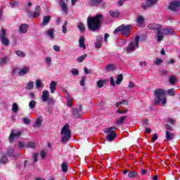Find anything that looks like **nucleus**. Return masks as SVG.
Returning <instances> with one entry per match:
<instances>
[{
    "label": "nucleus",
    "instance_id": "1",
    "mask_svg": "<svg viewBox=\"0 0 180 180\" xmlns=\"http://www.w3.org/2000/svg\"><path fill=\"white\" fill-rule=\"evenodd\" d=\"M102 19H103V15L102 14H96L94 17L89 16L87 18L89 30H91V32L99 30L101 26H102Z\"/></svg>",
    "mask_w": 180,
    "mask_h": 180
},
{
    "label": "nucleus",
    "instance_id": "2",
    "mask_svg": "<svg viewBox=\"0 0 180 180\" xmlns=\"http://www.w3.org/2000/svg\"><path fill=\"white\" fill-rule=\"evenodd\" d=\"M151 26H153V25H149L148 27H150V29H153L154 30H157L156 34H157V41H162V39H164V35L165 36H169L171 34H173L174 33V30L169 28V29H163L161 30V27H162V26H160V27H152Z\"/></svg>",
    "mask_w": 180,
    "mask_h": 180
},
{
    "label": "nucleus",
    "instance_id": "3",
    "mask_svg": "<svg viewBox=\"0 0 180 180\" xmlns=\"http://www.w3.org/2000/svg\"><path fill=\"white\" fill-rule=\"evenodd\" d=\"M131 30H133V27L131 25H122L117 27L113 32L114 34H117V33H120L125 36V37H129L131 33Z\"/></svg>",
    "mask_w": 180,
    "mask_h": 180
},
{
    "label": "nucleus",
    "instance_id": "4",
    "mask_svg": "<svg viewBox=\"0 0 180 180\" xmlns=\"http://www.w3.org/2000/svg\"><path fill=\"white\" fill-rule=\"evenodd\" d=\"M60 134L62 136L61 143L65 144V143H68L70 141V139H71V129H70V124H65L61 131Z\"/></svg>",
    "mask_w": 180,
    "mask_h": 180
},
{
    "label": "nucleus",
    "instance_id": "5",
    "mask_svg": "<svg viewBox=\"0 0 180 180\" xmlns=\"http://www.w3.org/2000/svg\"><path fill=\"white\" fill-rule=\"evenodd\" d=\"M155 97V102L154 105L157 106V105H160V102L162 101V98H164L167 95V91L162 89H157L154 91Z\"/></svg>",
    "mask_w": 180,
    "mask_h": 180
},
{
    "label": "nucleus",
    "instance_id": "6",
    "mask_svg": "<svg viewBox=\"0 0 180 180\" xmlns=\"http://www.w3.org/2000/svg\"><path fill=\"white\" fill-rule=\"evenodd\" d=\"M116 129V127H111L108 128H105L104 130V133L108 134L106 136L107 141H113L115 139H116V136L117 134H116V131H115Z\"/></svg>",
    "mask_w": 180,
    "mask_h": 180
},
{
    "label": "nucleus",
    "instance_id": "7",
    "mask_svg": "<svg viewBox=\"0 0 180 180\" xmlns=\"http://www.w3.org/2000/svg\"><path fill=\"white\" fill-rule=\"evenodd\" d=\"M139 40H140V37L136 36L135 37V41L131 42L127 47V53H131V51H134L136 49H139Z\"/></svg>",
    "mask_w": 180,
    "mask_h": 180
},
{
    "label": "nucleus",
    "instance_id": "8",
    "mask_svg": "<svg viewBox=\"0 0 180 180\" xmlns=\"http://www.w3.org/2000/svg\"><path fill=\"white\" fill-rule=\"evenodd\" d=\"M1 41L3 46L8 47L10 44L9 39L6 37V30L2 28L0 31Z\"/></svg>",
    "mask_w": 180,
    "mask_h": 180
},
{
    "label": "nucleus",
    "instance_id": "9",
    "mask_svg": "<svg viewBox=\"0 0 180 180\" xmlns=\"http://www.w3.org/2000/svg\"><path fill=\"white\" fill-rule=\"evenodd\" d=\"M22 136V131H17L15 129L11 130L8 140L10 143H15V137H20Z\"/></svg>",
    "mask_w": 180,
    "mask_h": 180
},
{
    "label": "nucleus",
    "instance_id": "10",
    "mask_svg": "<svg viewBox=\"0 0 180 180\" xmlns=\"http://www.w3.org/2000/svg\"><path fill=\"white\" fill-rule=\"evenodd\" d=\"M157 2H158V0H146L145 4H141V8H143L144 11H147V8L154 6Z\"/></svg>",
    "mask_w": 180,
    "mask_h": 180
},
{
    "label": "nucleus",
    "instance_id": "11",
    "mask_svg": "<svg viewBox=\"0 0 180 180\" xmlns=\"http://www.w3.org/2000/svg\"><path fill=\"white\" fill-rule=\"evenodd\" d=\"M180 8V1H173L169 3L168 8L173 12H176Z\"/></svg>",
    "mask_w": 180,
    "mask_h": 180
},
{
    "label": "nucleus",
    "instance_id": "12",
    "mask_svg": "<svg viewBox=\"0 0 180 180\" xmlns=\"http://www.w3.org/2000/svg\"><path fill=\"white\" fill-rule=\"evenodd\" d=\"M40 11H41V8L40 6H36L35 11L34 13H30V16L31 18H39L40 16Z\"/></svg>",
    "mask_w": 180,
    "mask_h": 180
},
{
    "label": "nucleus",
    "instance_id": "13",
    "mask_svg": "<svg viewBox=\"0 0 180 180\" xmlns=\"http://www.w3.org/2000/svg\"><path fill=\"white\" fill-rule=\"evenodd\" d=\"M79 46L81 49H83V50L86 49V45H85V37H84L83 35L80 36L79 39Z\"/></svg>",
    "mask_w": 180,
    "mask_h": 180
},
{
    "label": "nucleus",
    "instance_id": "14",
    "mask_svg": "<svg viewBox=\"0 0 180 180\" xmlns=\"http://www.w3.org/2000/svg\"><path fill=\"white\" fill-rule=\"evenodd\" d=\"M50 20H51V16L46 15L43 18L42 22L41 23V26H47L50 23Z\"/></svg>",
    "mask_w": 180,
    "mask_h": 180
},
{
    "label": "nucleus",
    "instance_id": "15",
    "mask_svg": "<svg viewBox=\"0 0 180 180\" xmlns=\"http://www.w3.org/2000/svg\"><path fill=\"white\" fill-rule=\"evenodd\" d=\"M6 155L9 158H15L16 155H15V149L13 148H7Z\"/></svg>",
    "mask_w": 180,
    "mask_h": 180
},
{
    "label": "nucleus",
    "instance_id": "16",
    "mask_svg": "<svg viewBox=\"0 0 180 180\" xmlns=\"http://www.w3.org/2000/svg\"><path fill=\"white\" fill-rule=\"evenodd\" d=\"M101 2H103V0H89V5L90 6H98V5H101Z\"/></svg>",
    "mask_w": 180,
    "mask_h": 180
},
{
    "label": "nucleus",
    "instance_id": "17",
    "mask_svg": "<svg viewBox=\"0 0 180 180\" xmlns=\"http://www.w3.org/2000/svg\"><path fill=\"white\" fill-rule=\"evenodd\" d=\"M139 27H144V18L139 15L136 20Z\"/></svg>",
    "mask_w": 180,
    "mask_h": 180
},
{
    "label": "nucleus",
    "instance_id": "18",
    "mask_svg": "<svg viewBox=\"0 0 180 180\" xmlns=\"http://www.w3.org/2000/svg\"><path fill=\"white\" fill-rule=\"evenodd\" d=\"M50 98V92L47 90H44L42 92V101L43 102H47V99Z\"/></svg>",
    "mask_w": 180,
    "mask_h": 180
},
{
    "label": "nucleus",
    "instance_id": "19",
    "mask_svg": "<svg viewBox=\"0 0 180 180\" xmlns=\"http://www.w3.org/2000/svg\"><path fill=\"white\" fill-rule=\"evenodd\" d=\"M72 115L76 119H79L81 117V111L78 108H73Z\"/></svg>",
    "mask_w": 180,
    "mask_h": 180
},
{
    "label": "nucleus",
    "instance_id": "20",
    "mask_svg": "<svg viewBox=\"0 0 180 180\" xmlns=\"http://www.w3.org/2000/svg\"><path fill=\"white\" fill-rule=\"evenodd\" d=\"M29 29V25L27 24H21L19 28L20 33H26Z\"/></svg>",
    "mask_w": 180,
    "mask_h": 180
},
{
    "label": "nucleus",
    "instance_id": "21",
    "mask_svg": "<svg viewBox=\"0 0 180 180\" xmlns=\"http://www.w3.org/2000/svg\"><path fill=\"white\" fill-rule=\"evenodd\" d=\"M49 88L51 89V94H54L56 89H57V82L52 81L49 85Z\"/></svg>",
    "mask_w": 180,
    "mask_h": 180
},
{
    "label": "nucleus",
    "instance_id": "22",
    "mask_svg": "<svg viewBox=\"0 0 180 180\" xmlns=\"http://www.w3.org/2000/svg\"><path fill=\"white\" fill-rule=\"evenodd\" d=\"M174 137H175V134H174V133L166 131V140H167V141H171V140H174Z\"/></svg>",
    "mask_w": 180,
    "mask_h": 180
},
{
    "label": "nucleus",
    "instance_id": "23",
    "mask_svg": "<svg viewBox=\"0 0 180 180\" xmlns=\"http://www.w3.org/2000/svg\"><path fill=\"white\" fill-rule=\"evenodd\" d=\"M126 119H127V115L122 116L115 121V124H123Z\"/></svg>",
    "mask_w": 180,
    "mask_h": 180
},
{
    "label": "nucleus",
    "instance_id": "24",
    "mask_svg": "<svg viewBox=\"0 0 180 180\" xmlns=\"http://www.w3.org/2000/svg\"><path fill=\"white\" fill-rule=\"evenodd\" d=\"M41 123H43V117H39L34 124V127H40V126H41Z\"/></svg>",
    "mask_w": 180,
    "mask_h": 180
},
{
    "label": "nucleus",
    "instance_id": "25",
    "mask_svg": "<svg viewBox=\"0 0 180 180\" xmlns=\"http://www.w3.org/2000/svg\"><path fill=\"white\" fill-rule=\"evenodd\" d=\"M27 72H29V68L25 66L21 70H20V72H18V75L22 77V75H25Z\"/></svg>",
    "mask_w": 180,
    "mask_h": 180
},
{
    "label": "nucleus",
    "instance_id": "26",
    "mask_svg": "<svg viewBox=\"0 0 180 180\" xmlns=\"http://www.w3.org/2000/svg\"><path fill=\"white\" fill-rule=\"evenodd\" d=\"M9 161V159L8 158V156L6 155H3L0 158V164H6Z\"/></svg>",
    "mask_w": 180,
    "mask_h": 180
},
{
    "label": "nucleus",
    "instance_id": "27",
    "mask_svg": "<svg viewBox=\"0 0 180 180\" xmlns=\"http://www.w3.org/2000/svg\"><path fill=\"white\" fill-rule=\"evenodd\" d=\"M109 13L112 18H119V16H120V12L117 10L110 11Z\"/></svg>",
    "mask_w": 180,
    "mask_h": 180
},
{
    "label": "nucleus",
    "instance_id": "28",
    "mask_svg": "<svg viewBox=\"0 0 180 180\" xmlns=\"http://www.w3.org/2000/svg\"><path fill=\"white\" fill-rule=\"evenodd\" d=\"M122 81H123V75L122 74L118 75L117 76V80L115 81V84H117V85H120Z\"/></svg>",
    "mask_w": 180,
    "mask_h": 180
},
{
    "label": "nucleus",
    "instance_id": "29",
    "mask_svg": "<svg viewBox=\"0 0 180 180\" xmlns=\"http://www.w3.org/2000/svg\"><path fill=\"white\" fill-rule=\"evenodd\" d=\"M175 94H176L175 89H169L166 92V95H168V96H175Z\"/></svg>",
    "mask_w": 180,
    "mask_h": 180
},
{
    "label": "nucleus",
    "instance_id": "30",
    "mask_svg": "<svg viewBox=\"0 0 180 180\" xmlns=\"http://www.w3.org/2000/svg\"><path fill=\"white\" fill-rule=\"evenodd\" d=\"M77 27L79 30L81 32V33H85V25H84V23L82 22H79Z\"/></svg>",
    "mask_w": 180,
    "mask_h": 180
},
{
    "label": "nucleus",
    "instance_id": "31",
    "mask_svg": "<svg viewBox=\"0 0 180 180\" xmlns=\"http://www.w3.org/2000/svg\"><path fill=\"white\" fill-rule=\"evenodd\" d=\"M106 85V80L100 79L97 82V86L98 88H103Z\"/></svg>",
    "mask_w": 180,
    "mask_h": 180
},
{
    "label": "nucleus",
    "instance_id": "32",
    "mask_svg": "<svg viewBox=\"0 0 180 180\" xmlns=\"http://www.w3.org/2000/svg\"><path fill=\"white\" fill-rule=\"evenodd\" d=\"M61 168L63 172H68V165H67V162H63L61 165Z\"/></svg>",
    "mask_w": 180,
    "mask_h": 180
},
{
    "label": "nucleus",
    "instance_id": "33",
    "mask_svg": "<svg viewBox=\"0 0 180 180\" xmlns=\"http://www.w3.org/2000/svg\"><path fill=\"white\" fill-rule=\"evenodd\" d=\"M107 71H115L116 70V66L113 64H110L105 67Z\"/></svg>",
    "mask_w": 180,
    "mask_h": 180
},
{
    "label": "nucleus",
    "instance_id": "34",
    "mask_svg": "<svg viewBox=\"0 0 180 180\" xmlns=\"http://www.w3.org/2000/svg\"><path fill=\"white\" fill-rule=\"evenodd\" d=\"M48 105L50 106H54L56 101H54L53 98L49 97L46 101Z\"/></svg>",
    "mask_w": 180,
    "mask_h": 180
},
{
    "label": "nucleus",
    "instance_id": "35",
    "mask_svg": "<svg viewBox=\"0 0 180 180\" xmlns=\"http://www.w3.org/2000/svg\"><path fill=\"white\" fill-rule=\"evenodd\" d=\"M138 174L135 171H131L128 173V177L129 178H136Z\"/></svg>",
    "mask_w": 180,
    "mask_h": 180
},
{
    "label": "nucleus",
    "instance_id": "36",
    "mask_svg": "<svg viewBox=\"0 0 180 180\" xmlns=\"http://www.w3.org/2000/svg\"><path fill=\"white\" fill-rule=\"evenodd\" d=\"M88 57V55L86 53L82 55L81 56L77 58L78 63H82Z\"/></svg>",
    "mask_w": 180,
    "mask_h": 180
},
{
    "label": "nucleus",
    "instance_id": "37",
    "mask_svg": "<svg viewBox=\"0 0 180 180\" xmlns=\"http://www.w3.org/2000/svg\"><path fill=\"white\" fill-rule=\"evenodd\" d=\"M6 63H8V57L0 58V65H5Z\"/></svg>",
    "mask_w": 180,
    "mask_h": 180
},
{
    "label": "nucleus",
    "instance_id": "38",
    "mask_svg": "<svg viewBox=\"0 0 180 180\" xmlns=\"http://www.w3.org/2000/svg\"><path fill=\"white\" fill-rule=\"evenodd\" d=\"M46 34H47V36L50 37V39H54V30H48Z\"/></svg>",
    "mask_w": 180,
    "mask_h": 180
},
{
    "label": "nucleus",
    "instance_id": "39",
    "mask_svg": "<svg viewBox=\"0 0 180 180\" xmlns=\"http://www.w3.org/2000/svg\"><path fill=\"white\" fill-rule=\"evenodd\" d=\"M12 110L14 113H16V112H18V110H19V106L18 105V104L16 103H13Z\"/></svg>",
    "mask_w": 180,
    "mask_h": 180
},
{
    "label": "nucleus",
    "instance_id": "40",
    "mask_svg": "<svg viewBox=\"0 0 180 180\" xmlns=\"http://www.w3.org/2000/svg\"><path fill=\"white\" fill-rule=\"evenodd\" d=\"M36 105H37V102L34 100H32L30 103H29V106L30 109H33L34 108H36Z\"/></svg>",
    "mask_w": 180,
    "mask_h": 180
},
{
    "label": "nucleus",
    "instance_id": "41",
    "mask_svg": "<svg viewBox=\"0 0 180 180\" xmlns=\"http://www.w3.org/2000/svg\"><path fill=\"white\" fill-rule=\"evenodd\" d=\"M27 148H36V144L34 143V142H31L30 141L27 144Z\"/></svg>",
    "mask_w": 180,
    "mask_h": 180
},
{
    "label": "nucleus",
    "instance_id": "42",
    "mask_svg": "<svg viewBox=\"0 0 180 180\" xmlns=\"http://www.w3.org/2000/svg\"><path fill=\"white\" fill-rule=\"evenodd\" d=\"M169 82L172 85H174V84H175V82H176V78H175V77H174V76H170L169 79Z\"/></svg>",
    "mask_w": 180,
    "mask_h": 180
},
{
    "label": "nucleus",
    "instance_id": "43",
    "mask_svg": "<svg viewBox=\"0 0 180 180\" xmlns=\"http://www.w3.org/2000/svg\"><path fill=\"white\" fill-rule=\"evenodd\" d=\"M61 8H62L63 12H67V11H68V7L67 6V4H65V2H63L61 4Z\"/></svg>",
    "mask_w": 180,
    "mask_h": 180
},
{
    "label": "nucleus",
    "instance_id": "44",
    "mask_svg": "<svg viewBox=\"0 0 180 180\" xmlns=\"http://www.w3.org/2000/svg\"><path fill=\"white\" fill-rule=\"evenodd\" d=\"M164 60H162V59L158 58L154 62V64H155V65H161V64H162Z\"/></svg>",
    "mask_w": 180,
    "mask_h": 180
},
{
    "label": "nucleus",
    "instance_id": "45",
    "mask_svg": "<svg viewBox=\"0 0 180 180\" xmlns=\"http://www.w3.org/2000/svg\"><path fill=\"white\" fill-rule=\"evenodd\" d=\"M15 54H17V56H19V57H25V56H26V53L21 51H16Z\"/></svg>",
    "mask_w": 180,
    "mask_h": 180
},
{
    "label": "nucleus",
    "instance_id": "46",
    "mask_svg": "<svg viewBox=\"0 0 180 180\" xmlns=\"http://www.w3.org/2000/svg\"><path fill=\"white\" fill-rule=\"evenodd\" d=\"M22 120L23 123H25V124H30V120L27 117H23L22 118Z\"/></svg>",
    "mask_w": 180,
    "mask_h": 180
},
{
    "label": "nucleus",
    "instance_id": "47",
    "mask_svg": "<svg viewBox=\"0 0 180 180\" xmlns=\"http://www.w3.org/2000/svg\"><path fill=\"white\" fill-rule=\"evenodd\" d=\"M71 72H72V75H76V76L79 75V70H78V69L72 70Z\"/></svg>",
    "mask_w": 180,
    "mask_h": 180
},
{
    "label": "nucleus",
    "instance_id": "48",
    "mask_svg": "<svg viewBox=\"0 0 180 180\" xmlns=\"http://www.w3.org/2000/svg\"><path fill=\"white\" fill-rule=\"evenodd\" d=\"M119 103H121V105H124V106H127L129 105V101L124 99L122 101H120Z\"/></svg>",
    "mask_w": 180,
    "mask_h": 180
},
{
    "label": "nucleus",
    "instance_id": "49",
    "mask_svg": "<svg viewBox=\"0 0 180 180\" xmlns=\"http://www.w3.org/2000/svg\"><path fill=\"white\" fill-rule=\"evenodd\" d=\"M110 84L111 85V86H115L116 84L115 83V79L113 78V77H111L110 78Z\"/></svg>",
    "mask_w": 180,
    "mask_h": 180
},
{
    "label": "nucleus",
    "instance_id": "50",
    "mask_svg": "<svg viewBox=\"0 0 180 180\" xmlns=\"http://www.w3.org/2000/svg\"><path fill=\"white\" fill-rule=\"evenodd\" d=\"M84 71L86 75H88L89 74H92V70H88V68H86V67L84 68Z\"/></svg>",
    "mask_w": 180,
    "mask_h": 180
},
{
    "label": "nucleus",
    "instance_id": "51",
    "mask_svg": "<svg viewBox=\"0 0 180 180\" xmlns=\"http://www.w3.org/2000/svg\"><path fill=\"white\" fill-rule=\"evenodd\" d=\"M36 85H37V88H38V89L41 88V80L37 79L36 81Z\"/></svg>",
    "mask_w": 180,
    "mask_h": 180
},
{
    "label": "nucleus",
    "instance_id": "52",
    "mask_svg": "<svg viewBox=\"0 0 180 180\" xmlns=\"http://www.w3.org/2000/svg\"><path fill=\"white\" fill-rule=\"evenodd\" d=\"M38 158H39V153H34V155H33L34 162H37Z\"/></svg>",
    "mask_w": 180,
    "mask_h": 180
},
{
    "label": "nucleus",
    "instance_id": "53",
    "mask_svg": "<svg viewBox=\"0 0 180 180\" xmlns=\"http://www.w3.org/2000/svg\"><path fill=\"white\" fill-rule=\"evenodd\" d=\"M127 112H129V110H127V109H126L124 110H117V113H120V115H123L124 113H127Z\"/></svg>",
    "mask_w": 180,
    "mask_h": 180
},
{
    "label": "nucleus",
    "instance_id": "54",
    "mask_svg": "<svg viewBox=\"0 0 180 180\" xmlns=\"http://www.w3.org/2000/svg\"><path fill=\"white\" fill-rule=\"evenodd\" d=\"M18 146H19L20 150H22V148H23L25 147V142L20 141L18 143Z\"/></svg>",
    "mask_w": 180,
    "mask_h": 180
},
{
    "label": "nucleus",
    "instance_id": "55",
    "mask_svg": "<svg viewBox=\"0 0 180 180\" xmlns=\"http://www.w3.org/2000/svg\"><path fill=\"white\" fill-rule=\"evenodd\" d=\"M165 127H166L167 130H169V131H174V129L169 124H167L165 125Z\"/></svg>",
    "mask_w": 180,
    "mask_h": 180
},
{
    "label": "nucleus",
    "instance_id": "56",
    "mask_svg": "<svg viewBox=\"0 0 180 180\" xmlns=\"http://www.w3.org/2000/svg\"><path fill=\"white\" fill-rule=\"evenodd\" d=\"M33 86H34L33 82H28V84L27 85L28 89H32L33 88Z\"/></svg>",
    "mask_w": 180,
    "mask_h": 180
},
{
    "label": "nucleus",
    "instance_id": "57",
    "mask_svg": "<svg viewBox=\"0 0 180 180\" xmlns=\"http://www.w3.org/2000/svg\"><path fill=\"white\" fill-rule=\"evenodd\" d=\"M46 155H47V153H46V151L41 150V158H42V160H44V158H46Z\"/></svg>",
    "mask_w": 180,
    "mask_h": 180
},
{
    "label": "nucleus",
    "instance_id": "58",
    "mask_svg": "<svg viewBox=\"0 0 180 180\" xmlns=\"http://www.w3.org/2000/svg\"><path fill=\"white\" fill-rule=\"evenodd\" d=\"M155 140H158V135L157 134H154L152 138V143H154Z\"/></svg>",
    "mask_w": 180,
    "mask_h": 180
},
{
    "label": "nucleus",
    "instance_id": "59",
    "mask_svg": "<svg viewBox=\"0 0 180 180\" xmlns=\"http://www.w3.org/2000/svg\"><path fill=\"white\" fill-rule=\"evenodd\" d=\"M142 124L144 127H147V126H148V120H144Z\"/></svg>",
    "mask_w": 180,
    "mask_h": 180
},
{
    "label": "nucleus",
    "instance_id": "60",
    "mask_svg": "<svg viewBox=\"0 0 180 180\" xmlns=\"http://www.w3.org/2000/svg\"><path fill=\"white\" fill-rule=\"evenodd\" d=\"M79 84L81 86H85V79L84 77L80 80Z\"/></svg>",
    "mask_w": 180,
    "mask_h": 180
},
{
    "label": "nucleus",
    "instance_id": "61",
    "mask_svg": "<svg viewBox=\"0 0 180 180\" xmlns=\"http://www.w3.org/2000/svg\"><path fill=\"white\" fill-rule=\"evenodd\" d=\"M126 0H119L117 2L118 6H123V4H124V1Z\"/></svg>",
    "mask_w": 180,
    "mask_h": 180
},
{
    "label": "nucleus",
    "instance_id": "62",
    "mask_svg": "<svg viewBox=\"0 0 180 180\" xmlns=\"http://www.w3.org/2000/svg\"><path fill=\"white\" fill-rule=\"evenodd\" d=\"M168 122L170 123V124H175V120H172V118H168Z\"/></svg>",
    "mask_w": 180,
    "mask_h": 180
},
{
    "label": "nucleus",
    "instance_id": "63",
    "mask_svg": "<svg viewBox=\"0 0 180 180\" xmlns=\"http://www.w3.org/2000/svg\"><path fill=\"white\" fill-rule=\"evenodd\" d=\"M140 174H141V175H146V174H147V170L143 169H140Z\"/></svg>",
    "mask_w": 180,
    "mask_h": 180
},
{
    "label": "nucleus",
    "instance_id": "64",
    "mask_svg": "<svg viewBox=\"0 0 180 180\" xmlns=\"http://www.w3.org/2000/svg\"><path fill=\"white\" fill-rule=\"evenodd\" d=\"M18 1H10V5H12L13 6H18Z\"/></svg>",
    "mask_w": 180,
    "mask_h": 180
}]
</instances>
